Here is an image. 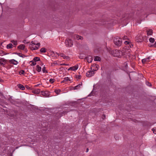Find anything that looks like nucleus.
<instances>
[{
	"label": "nucleus",
	"mask_w": 156,
	"mask_h": 156,
	"mask_svg": "<svg viewBox=\"0 0 156 156\" xmlns=\"http://www.w3.org/2000/svg\"><path fill=\"white\" fill-rule=\"evenodd\" d=\"M122 39L123 40H126L127 39V36H125L122 37Z\"/></svg>",
	"instance_id": "f704fd0d"
},
{
	"label": "nucleus",
	"mask_w": 156,
	"mask_h": 156,
	"mask_svg": "<svg viewBox=\"0 0 156 156\" xmlns=\"http://www.w3.org/2000/svg\"><path fill=\"white\" fill-rule=\"evenodd\" d=\"M95 73L94 71H93L91 70H90V71L87 72L86 73V76L88 77H91V76H93Z\"/></svg>",
	"instance_id": "20e7f679"
},
{
	"label": "nucleus",
	"mask_w": 156,
	"mask_h": 156,
	"mask_svg": "<svg viewBox=\"0 0 156 156\" xmlns=\"http://www.w3.org/2000/svg\"><path fill=\"white\" fill-rule=\"evenodd\" d=\"M118 52V51H116V50H115L113 51V52L114 53V52Z\"/></svg>",
	"instance_id": "58836bf2"
},
{
	"label": "nucleus",
	"mask_w": 156,
	"mask_h": 156,
	"mask_svg": "<svg viewBox=\"0 0 156 156\" xmlns=\"http://www.w3.org/2000/svg\"><path fill=\"white\" fill-rule=\"evenodd\" d=\"M98 66L96 64H93L91 68V70L94 71L97 70L98 69Z\"/></svg>",
	"instance_id": "6e6552de"
},
{
	"label": "nucleus",
	"mask_w": 156,
	"mask_h": 156,
	"mask_svg": "<svg viewBox=\"0 0 156 156\" xmlns=\"http://www.w3.org/2000/svg\"><path fill=\"white\" fill-rule=\"evenodd\" d=\"M114 41L115 44L118 46H120L122 43V39L118 37L114 38Z\"/></svg>",
	"instance_id": "f03ea898"
},
{
	"label": "nucleus",
	"mask_w": 156,
	"mask_h": 156,
	"mask_svg": "<svg viewBox=\"0 0 156 156\" xmlns=\"http://www.w3.org/2000/svg\"><path fill=\"white\" fill-rule=\"evenodd\" d=\"M13 45L12 44H9L7 45L6 47L8 49H11L12 48Z\"/></svg>",
	"instance_id": "412c9836"
},
{
	"label": "nucleus",
	"mask_w": 156,
	"mask_h": 156,
	"mask_svg": "<svg viewBox=\"0 0 156 156\" xmlns=\"http://www.w3.org/2000/svg\"><path fill=\"white\" fill-rule=\"evenodd\" d=\"M137 42H140L141 41L140 40L137 41Z\"/></svg>",
	"instance_id": "49530a36"
},
{
	"label": "nucleus",
	"mask_w": 156,
	"mask_h": 156,
	"mask_svg": "<svg viewBox=\"0 0 156 156\" xmlns=\"http://www.w3.org/2000/svg\"><path fill=\"white\" fill-rule=\"evenodd\" d=\"M101 60L100 58L98 56H96L94 58L95 61H100Z\"/></svg>",
	"instance_id": "4be33fe9"
},
{
	"label": "nucleus",
	"mask_w": 156,
	"mask_h": 156,
	"mask_svg": "<svg viewBox=\"0 0 156 156\" xmlns=\"http://www.w3.org/2000/svg\"><path fill=\"white\" fill-rule=\"evenodd\" d=\"M70 81V80L69 79V78L68 77H65L64 78L63 80L62 81L61 83H64L65 82H66L68 81Z\"/></svg>",
	"instance_id": "4468645a"
},
{
	"label": "nucleus",
	"mask_w": 156,
	"mask_h": 156,
	"mask_svg": "<svg viewBox=\"0 0 156 156\" xmlns=\"http://www.w3.org/2000/svg\"><path fill=\"white\" fill-rule=\"evenodd\" d=\"M124 43L126 45H127L129 44V42L128 41H125Z\"/></svg>",
	"instance_id": "c9c22d12"
},
{
	"label": "nucleus",
	"mask_w": 156,
	"mask_h": 156,
	"mask_svg": "<svg viewBox=\"0 0 156 156\" xmlns=\"http://www.w3.org/2000/svg\"><path fill=\"white\" fill-rule=\"evenodd\" d=\"M46 49L44 48H42L40 50V51L41 53H45L46 52Z\"/></svg>",
	"instance_id": "aec40b11"
},
{
	"label": "nucleus",
	"mask_w": 156,
	"mask_h": 156,
	"mask_svg": "<svg viewBox=\"0 0 156 156\" xmlns=\"http://www.w3.org/2000/svg\"><path fill=\"white\" fill-rule=\"evenodd\" d=\"M147 34V35H151L153 34V30L151 29H148L146 30Z\"/></svg>",
	"instance_id": "9d476101"
},
{
	"label": "nucleus",
	"mask_w": 156,
	"mask_h": 156,
	"mask_svg": "<svg viewBox=\"0 0 156 156\" xmlns=\"http://www.w3.org/2000/svg\"><path fill=\"white\" fill-rule=\"evenodd\" d=\"M41 67L38 65L36 66V70L38 72H40L41 71Z\"/></svg>",
	"instance_id": "6ab92c4d"
},
{
	"label": "nucleus",
	"mask_w": 156,
	"mask_h": 156,
	"mask_svg": "<svg viewBox=\"0 0 156 156\" xmlns=\"http://www.w3.org/2000/svg\"><path fill=\"white\" fill-rule=\"evenodd\" d=\"M2 79L0 78V82H2Z\"/></svg>",
	"instance_id": "79ce46f5"
},
{
	"label": "nucleus",
	"mask_w": 156,
	"mask_h": 156,
	"mask_svg": "<svg viewBox=\"0 0 156 156\" xmlns=\"http://www.w3.org/2000/svg\"><path fill=\"white\" fill-rule=\"evenodd\" d=\"M41 91L40 89H37L33 90L32 91V92L34 94H38Z\"/></svg>",
	"instance_id": "f8f14e48"
},
{
	"label": "nucleus",
	"mask_w": 156,
	"mask_h": 156,
	"mask_svg": "<svg viewBox=\"0 0 156 156\" xmlns=\"http://www.w3.org/2000/svg\"><path fill=\"white\" fill-rule=\"evenodd\" d=\"M9 62L11 63L14 65H16L18 63V62L15 59H12L9 60Z\"/></svg>",
	"instance_id": "1a4fd4ad"
},
{
	"label": "nucleus",
	"mask_w": 156,
	"mask_h": 156,
	"mask_svg": "<svg viewBox=\"0 0 156 156\" xmlns=\"http://www.w3.org/2000/svg\"><path fill=\"white\" fill-rule=\"evenodd\" d=\"M30 62H32V64L31 65V66H34L36 64V62H34V60L30 61Z\"/></svg>",
	"instance_id": "bb28decb"
},
{
	"label": "nucleus",
	"mask_w": 156,
	"mask_h": 156,
	"mask_svg": "<svg viewBox=\"0 0 156 156\" xmlns=\"http://www.w3.org/2000/svg\"><path fill=\"white\" fill-rule=\"evenodd\" d=\"M149 41L150 42L152 43H154L155 41L154 38L152 37L150 38Z\"/></svg>",
	"instance_id": "393cba45"
},
{
	"label": "nucleus",
	"mask_w": 156,
	"mask_h": 156,
	"mask_svg": "<svg viewBox=\"0 0 156 156\" xmlns=\"http://www.w3.org/2000/svg\"><path fill=\"white\" fill-rule=\"evenodd\" d=\"M25 46L23 44H21L18 46V48L20 49L21 50H24L25 48Z\"/></svg>",
	"instance_id": "dca6fc26"
},
{
	"label": "nucleus",
	"mask_w": 156,
	"mask_h": 156,
	"mask_svg": "<svg viewBox=\"0 0 156 156\" xmlns=\"http://www.w3.org/2000/svg\"><path fill=\"white\" fill-rule=\"evenodd\" d=\"M78 65H76L74 66L69 67L68 69V70H71L72 71H75L78 69Z\"/></svg>",
	"instance_id": "0eeeda50"
},
{
	"label": "nucleus",
	"mask_w": 156,
	"mask_h": 156,
	"mask_svg": "<svg viewBox=\"0 0 156 156\" xmlns=\"http://www.w3.org/2000/svg\"><path fill=\"white\" fill-rule=\"evenodd\" d=\"M42 71L44 73H48V71L46 69V68L44 67L42 68Z\"/></svg>",
	"instance_id": "c756f323"
},
{
	"label": "nucleus",
	"mask_w": 156,
	"mask_h": 156,
	"mask_svg": "<svg viewBox=\"0 0 156 156\" xmlns=\"http://www.w3.org/2000/svg\"><path fill=\"white\" fill-rule=\"evenodd\" d=\"M82 83H81V84H79L78 85L73 87L74 89L76 90L79 89L80 88L81 86H82Z\"/></svg>",
	"instance_id": "f3484780"
},
{
	"label": "nucleus",
	"mask_w": 156,
	"mask_h": 156,
	"mask_svg": "<svg viewBox=\"0 0 156 156\" xmlns=\"http://www.w3.org/2000/svg\"><path fill=\"white\" fill-rule=\"evenodd\" d=\"M146 84L149 87H151L152 86L151 84L148 82H146Z\"/></svg>",
	"instance_id": "473e14b6"
},
{
	"label": "nucleus",
	"mask_w": 156,
	"mask_h": 156,
	"mask_svg": "<svg viewBox=\"0 0 156 156\" xmlns=\"http://www.w3.org/2000/svg\"><path fill=\"white\" fill-rule=\"evenodd\" d=\"M89 149L88 148H87L86 150V152H87L88 151Z\"/></svg>",
	"instance_id": "a19ab883"
},
{
	"label": "nucleus",
	"mask_w": 156,
	"mask_h": 156,
	"mask_svg": "<svg viewBox=\"0 0 156 156\" xmlns=\"http://www.w3.org/2000/svg\"><path fill=\"white\" fill-rule=\"evenodd\" d=\"M41 92H42V94L44 96H47V94H46V92H42V91Z\"/></svg>",
	"instance_id": "72a5a7b5"
},
{
	"label": "nucleus",
	"mask_w": 156,
	"mask_h": 156,
	"mask_svg": "<svg viewBox=\"0 0 156 156\" xmlns=\"http://www.w3.org/2000/svg\"><path fill=\"white\" fill-rule=\"evenodd\" d=\"M56 54L58 56H60L63 58L64 59H69V57L68 56H65L64 54L62 53H58L57 52H56Z\"/></svg>",
	"instance_id": "423d86ee"
},
{
	"label": "nucleus",
	"mask_w": 156,
	"mask_h": 156,
	"mask_svg": "<svg viewBox=\"0 0 156 156\" xmlns=\"http://www.w3.org/2000/svg\"><path fill=\"white\" fill-rule=\"evenodd\" d=\"M62 65H64V66H66V64H62Z\"/></svg>",
	"instance_id": "a18cd8bd"
},
{
	"label": "nucleus",
	"mask_w": 156,
	"mask_h": 156,
	"mask_svg": "<svg viewBox=\"0 0 156 156\" xmlns=\"http://www.w3.org/2000/svg\"><path fill=\"white\" fill-rule=\"evenodd\" d=\"M17 86H18V88H19L20 89L22 90H25V87L23 85H22L21 84H18Z\"/></svg>",
	"instance_id": "ddd939ff"
},
{
	"label": "nucleus",
	"mask_w": 156,
	"mask_h": 156,
	"mask_svg": "<svg viewBox=\"0 0 156 156\" xmlns=\"http://www.w3.org/2000/svg\"><path fill=\"white\" fill-rule=\"evenodd\" d=\"M7 60L4 58H1L0 59V65L5 66L6 64Z\"/></svg>",
	"instance_id": "39448f33"
},
{
	"label": "nucleus",
	"mask_w": 156,
	"mask_h": 156,
	"mask_svg": "<svg viewBox=\"0 0 156 156\" xmlns=\"http://www.w3.org/2000/svg\"><path fill=\"white\" fill-rule=\"evenodd\" d=\"M18 54V55H19H19H20V53H19V54Z\"/></svg>",
	"instance_id": "de8ad7c7"
},
{
	"label": "nucleus",
	"mask_w": 156,
	"mask_h": 156,
	"mask_svg": "<svg viewBox=\"0 0 156 156\" xmlns=\"http://www.w3.org/2000/svg\"><path fill=\"white\" fill-rule=\"evenodd\" d=\"M118 56V55H115L114 54V56Z\"/></svg>",
	"instance_id": "37998d69"
},
{
	"label": "nucleus",
	"mask_w": 156,
	"mask_h": 156,
	"mask_svg": "<svg viewBox=\"0 0 156 156\" xmlns=\"http://www.w3.org/2000/svg\"><path fill=\"white\" fill-rule=\"evenodd\" d=\"M61 91V90L60 89H56L55 91V92L57 94H58Z\"/></svg>",
	"instance_id": "b1692460"
},
{
	"label": "nucleus",
	"mask_w": 156,
	"mask_h": 156,
	"mask_svg": "<svg viewBox=\"0 0 156 156\" xmlns=\"http://www.w3.org/2000/svg\"><path fill=\"white\" fill-rule=\"evenodd\" d=\"M103 118H103V119H105V115H103Z\"/></svg>",
	"instance_id": "e433bc0d"
},
{
	"label": "nucleus",
	"mask_w": 156,
	"mask_h": 156,
	"mask_svg": "<svg viewBox=\"0 0 156 156\" xmlns=\"http://www.w3.org/2000/svg\"><path fill=\"white\" fill-rule=\"evenodd\" d=\"M11 42L15 45H16L17 44V42L16 41L12 40L11 41Z\"/></svg>",
	"instance_id": "cd10ccee"
},
{
	"label": "nucleus",
	"mask_w": 156,
	"mask_h": 156,
	"mask_svg": "<svg viewBox=\"0 0 156 156\" xmlns=\"http://www.w3.org/2000/svg\"><path fill=\"white\" fill-rule=\"evenodd\" d=\"M21 57H23V56L22 55H19Z\"/></svg>",
	"instance_id": "c03bdc74"
},
{
	"label": "nucleus",
	"mask_w": 156,
	"mask_h": 156,
	"mask_svg": "<svg viewBox=\"0 0 156 156\" xmlns=\"http://www.w3.org/2000/svg\"><path fill=\"white\" fill-rule=\"evenodd\" d=\"M154 46L156 47V42H155V44L154 45Z\"/></svg>",
	"instance_id": "ea45409f"
},
{
	"label": "nucleus",
	"mask_w": 156,
	"mask_h": 156,
	"mask_svg": "<svg viewBox=\"0 0 156 156\" xmlns=\"http://www.w3.org/2000/svg\"><path fill=\"white\" fill-rule=\"evenodd\" d=\"M87 61L89 62H91L92 60L93 59L92 58V57L90 56H88L87 58Z\"/></svg>",
	"instance_id": "a211bd4d"
},
{
	"label": "nucleus",
	"mask_w": 156,
	"mask_h": 156,
	"mask_svg": "<svg viewBox=\"0 0 156 156\" xmlns=\"http://www.w3.org/2000/svg\"><path fill=\"white\" fill-rule=\"evenodd\" d=\"M40 85V84H37V85H35V87H38V86L39 85Z\"/></svg>",
	"instance_id": "4c0bfd02"
},
{
	"label": "nucleus",
	"mask_w": 156,
	"mask_h": 156,
	"mask_svg": "<svg viewBox=\"0 0 156 156\" xmlns=\"http://www.w3.org/2000/svg\"><path fill=\"white\" fill-rule=\"evenodd\" d=\"M25 73V71L24 70H21L19 72V74L20 75L21 74H24Z\"/></svg>",
	"instance_id": "c85d7f7f"
},
{
	"label": "nucleus",
	"mask_w": 156,
	"mask_h": 156,
	"mask_svg": "<svg viewBox=\"0 0 156 156\" xmlns=\"http://www.w3.org/2000/svg\"><path fill=\"white\" fill-rule=\"evenodd\" d=\"M149 58H144L142 60V62L143 64H145L146 62H149Z\"/></svg>",
	"instance_id": "2eb2a0df"
},
{
	"label": "nucleus",
	"mask_w": 156,
	"mask_h": 156,
	"mask_svg": "<svg viewBox=\"0 0 156 156\" xmlns=\"http://www.w3.org/2000/svg\"><path fill=\"white\" fill-rule=\"evenodd\" d=\"M40 46V43L35 44L32 42L29 44V46L31 50H34L38 49Z\"/></svg>",
	"instance_id": "f257e3e1"
},
{
	"label": "nucleus",
	"mask_w": 156,
	"mask_h": 156,
	"mask_svg": "<svg viewBox=\"0 0 156 156\" xmlns=\"http://www.w3.org/2000/svg\"><path fill=\"white\" fill-rule=\"evenodd\" d=\"M65 43L66 46L68 47H71L73 45V41L70 39H68L66 40Z\"/></svg>",
	"instance_id": "7ed1b4c3"
},
{
	"label": "nucleus",
	"mask_w": 156,
	"mask_h": 156,
	"mask_svg": "<svg viewBox=\"0 0 156 156\" xmlns=\"http://www.w3.org/2000/svg\"><path fill=\"white\" fill-rule=\"evenodd\" d=\"M40 58L38 57H35L33 59V60L35 62H36L38 61H39L40 60Z\"/></svg>",
	"instance_id": "5701e85b"
},
{
	"label": "nucleus",
	"mask_w": 156,
	"mask_h": 156,
	"mask_svg": "<svg viewBox=\"0 0 156 156\" xmlns=\"http://www.w3.org/2000/svg\"><path fill=\"white\" fill-rule=\"evenodd\" d=\"M6 54L5 53V52L1 50L0 51V55L2 56L4 55H6Z\"/></svg>",
	"instance_id": "a878e982"
},
{
	"label": "nucleus",
	"mask_w": 156,
	"mask_h": 156,
	"mask_svg": "<svg viewBox=\"0 0 156 156\" xmlns=\"http://www.w3.org/2000/svg\"><path fill=\"white\" fill-rule=\"evenodd\" d=\"M152 130L154 133L156 134V128L152 129Z\"/></svg>",
	"instance_id": "2f4dec72"
},
{
	"label": "nucleus",
	"mask_w": 156,
	"mask_h": 156,
	"mask_svg": "<svg viewBox=\"0 0 156 156\" xmlns=\"http://www.w3.org/2000/svg\"><path fill=\"white\" fill-rule=\"evenodd\" d=\"M74 38L75 39H76L77 40H79V39H83V38L82 37L78 35H75L74 36Z\"/></svg>",
	"instance_id": "9b49d317"
},
{
	"label": "nucleus",
	"mask_w": 156,
	"mask_h": 156,
	"mask_svg": "<svg viewBox=\"0 0 156 156\" xmlns=\"http://www.w3.org/2000/svg\"><path fill=\"white\" fill-rule=\"evenodd\" d=\"M55 81V80L53 79H50L49 80V82L51 83H53Z\"/></svg>",
	"instance_id": "7c9ffc66"
}]
</instances>
